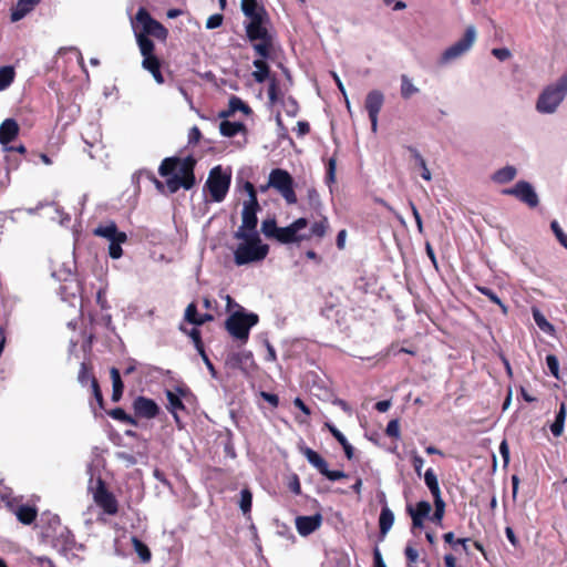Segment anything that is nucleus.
I'll list each match as a JSON object with an SVG mask.
<instances>
[{"mask_svg": "<svg viewBox=\"0 0 567 567\" xmlns=\"http://www.w3.org/2000/svg\"><path fill=\"white\" fill-rule=\"evenodd\" d=\"M257 323L258 316L256 313H247L243 307L238 306V310L227 318L225 327L233 338L245 343L248 340L250 329Z\"/></svg>", "mask_w": 567, "mask_h": 567, "instance_id": "5", "label": "nucleus"}, {"mask_svg": "<svg viewBox=\"0 0 567 567\" xmlns=\"http://www.w3.org/2000/svg\"><path fill=\"white\" fill-rule=\"evenodd\" d=\"M394 523V514L393 512L388 507L384 506L381 509L380 517H379V527L380 533L384 536L388 534V532L391 529Z\"/></svg>", "mask_w": 567, "mask_h": 567, "instance_id": "24", "label": "nucleus"}, {"mask_svg": "<svg viewBox=\"0 0 567 567\" xmlns=\"http://www.w3.org/2000/svg\"><path fill=\"white\" fill-rule=\"evenodd\" d=\"M550 228H551L553 233L555 234L559 244L567 249V235L563 231L558 221L553 220L550 223Z\"/></svg>", "mask_w": 567, "mask_h": 567, "instance_id": "47", "label": "nucleus"}, {"mask_svg": "<svg viewBox=\"0 0 567 567\" xmlns=\"http://www.w3.org/2000/svg\"><path fill=\"white\" fill-rule=\"evenodd\" d=\"M279 227L276 224V220L265 219L261 224V231L268 238H276L278 235Z\"/></svg>", "mask_w": 567, "mask_h": 567, "instance_id": "43", "label": "nucleus"}, {"mask_svg": "<svg viewBox=\"0 0 567 567\" xmlns=\"http://www.w3.org/2000/svg\"><path fill=\"white\" fill-rule=\"evenodd\" d=\"M252 503V494L248 488H244L240 492L239 507L244 515L250 513Z\"/></svg>", "mask_w": 567, "mask_h": 567, "instance_id": "42", "label": "nucleus"}, {"mask_svg": "<svg viewBox=\"0 0 567 567\" xmlns=\"http://www.w3.org/2000/svg\"><path fill=\"white\" fill-rule=\"evenodd\" d=\"M135 37L136 41L141 51V54L143 58L146 56H153L154 55V43L151 39L147 38V35H144V33H137V30H135Z\"/></svg>", "mask_w": 567, "mask_h": 567, "instance_id": "27", "label": "nucleus"}, {"mask_svg": "<svg viewBox=\"0 0 567 567\" xmlns=\"http://www.w3.org/2000/svg\"><path fill=\"white\" fill-rule=\"evenodd\" d=\"M16 515L22 524L29 525L37 518V509L28 505H21L17 508Z\"/></svg>", "mask_w": 567, "mask_h": 567, "instance_id": "30", "label": "nucleus"}, {"mask_svg": "<svg viewBox=\"0 0 567 567\" xmlns=\"http://www.w3.org/2000/svg\"><path fill=\"white\" fill-rule=\"evenodd\" d=\"M40 0H18L14 8L11 10V21L18 22L30 13Z\"/></svg>", "mask_w": 567, "mask_h": 567, "instance_id": "18", "label": "nucleus"}, {"mask_svg": "<svg viewBox=\"0 0 567 567\" xmlns=\"http://www.w3.org/2000/svg\"><path fill=\"white\" fill-rule=\"evenodd\" d=\"M236 111H243L244 113L248 114L250 112V109L241 99L237 96H231L229 100L228 113H235Z\"/></svg>", "mask_w": 567, "mask_h": 567, "instance_id": "44", "label": "nucleus"}, {"mask_svg": "<svg viewBox=\"0 0 567 567\" xmlns=\"http://www.w3.org/2000/svg\"><path fill=\"white\" fill-rule=\"evenodd\" d=\"M502 194L514 196L530 208H534L539 204V198L535 188L526 181H519L513 187L503 189Z\"/></svg>", "mask_w": 567, "mask_h": 567, "instance_id": "10", "label": "nucleus"}, {"mask_svg": "<svg viewBox=\"0 0 567 567\" xmlns=\"http://www.w3.org/2000/svg\"><path fill=\"white\" fill-rule=\"evenodd\" d=\"M532 315H533V319H534L535 323L542 331L549 333V334H551L554 332V330H555L554 326L547 321V319L545 318V316L542 313V311L538 308H533Z\"/></svg>", "mask_w": 567, "mask_h": 567, "instance_id": "34", "label": "nucleus"}, {"mask_svg": "<svg viewBox=\"0 0 567 567\" xmlns=\"http://www.w3.org/2000/svg\"><path fill=\"white\" fill-rule=\"evenodd\" d=\"M385 433L389 436L399 437L400 436V424H399V421L398 420H391L388 423V425H386Z\"/></svg>", "mask_w": 567, "mask_h": 567, "instance_id": "57", "label": "nucleus"}, {"mask_svg": "<svg viewBox=\"0 0 567 567\" xmlns=\"http://www.w3.org/2000/svg\"><path fill=\"white\" fill-rule=\"evenodd\" d=\"M405 557L410 564L415 563L419 557V553L415 548L408 546L404 550Z\"/></svg>", "mask_w": 567, "mask_h": 567, "instance_id": "63", "label": "nucleus"}, {"mask_svg": "<svg viewBox=\"0 0 567 567\" xmlns=\"http://www.w3.org/2000/svg\"><path fill=\"white\" fill-rule=\"evenodd\" d=\"M300 451L307 461L321 474L328 464L326 460L310 447L302 446L300 447Z\"/></svg>", "mask_w": 567, "mask_h": 567, "instance_id": "23", "label": "nucleus"}, {"mask_svg": "<svg viewBox=\"0 0 567 567\" xmlns=\"http://www.w3.org/2000/svg\"><path fill=\"white\" fill-rule=\"evenodd\" d=\"M477 289L482 295L486 296L492 302L498 305L503 309V311L506 312L505 305L492 289L487 287H478Z\"/></svg>", "mask_w": 567, "mask_h": 567, "instance_id": "48", "label": "nucleus"}, {"mask_svg": "<svg viewBox=\"0 0 567 567\" xmlns=\"http://www.w3.org/2000/svg\"><path fill=\"white\" fill-rule=\"evenodd\" d=\"M267 16L249 20L246 24V33L250 41L254 43V50L260 58H268L271 48V37L267 29Z\"/></svg>", "mask_w": 567, "mask_h": 567, "instance_id": "4", "label": "nucleus"}, {"mask_svg": "<svg viewBox=\"0 0 567 567\" xmlns=\"http://www.w3.org/2000/svg\"><path fill=\"white\" fill-rule=\"evenodd\" d=\"M546 364L551 375L556 379H559V362L557 357L554 354H548L546 357Z\"/></svg>", "mask_w": 567, "mask_h": 567, "instance_id": "49", "label": "nucleus"}, {"mask_svg": "<svg viewBox=\"0 0 567 567\" xmlns=\"http://www.w3.org/2000/svg\"><path fill=\"white\" fill-rule=\"evenodd\" d=\"M166 398L168 401L167 409L171 411V413L174 415V419L176 422H178V415L177 411L184 410L185 406L181 400V396L176 394L175 392L167 390L166 391Z\"/></svg>", "mask_w": 567, "mask_h": 567, "instance_id": "28", "label": "nucleus"}, {"mask_svg": "<svg viewBox=\"0 0 567 567\" xmlns=\"http://www.w3.org/2000/svg\"><path fill=\"white\" fill-rule=\"evenodd\" d=\"M241 10L249 20L267 16L264 8L258 6L257 0H241Z\"/></svg>", "mask_w": 567, "mask_h": 567, "instance_id": "22", "label": "nucleus"}, {"mask_svg": "<svg viewBox=\"0 0 567 567\" xmlns=\"http://www.w3.org/2000/svg\"><path fill=\"white\" fill-rule=\"evenodd\" d=\"M134 29L137 30V33L153 35L159 40H165L168 33L163 24L153 19L145 8H140L137 10Z\"/></svg>", "mask_w": 567, "mask_h": 567, "instance_id": "9", "label": "nucleus"}, {"mask_svg": "<svg viewBox=\"0 0 567 567\" xmlns=\"http://www.w3.org/2000/svg\"><path fill=\"white\" fill-rule=\"evenodd\" d=\"M245 128L240 122L221 121L219 124L220 134L227 137H233Z\"/></svg>", "mask_w": 567, "mask_h": 567, "instance_id": "31", "label": "nucleus"}, {"mask_svg": "<svg viewBox=\"0 0 567 567\" xmlns=\"http://www.w3.org/2000/svg\"><path fill=\"white\" fill-rule=\"evenodd\" d=\"M110 374L113 385L112 400L117 402L122 398L124 384L122 382L120 371L116 368H112L110 370Z\"/></svg>", "mask_w": 567, "mask_h": 567, "instance_id": "26", "label": "nucleus"}, {"mask_svg": "<svg viewBox=\"0 0 567 567\" xmlns=\"http://www.w3.org/2000/svg\"><path fill=\"white\" fill-rule=\"evenodd\" d=\"M321 475L326 476L329 481H339L341 478L347 477V474L342 471H330L328 465L321 472Z\"/></svg>", "mask_w": 567, "mask_h": 567, "instance_id": "52", "label": "nucleus"}, {"mask_svg": "<svg viewBox=\"0 0 567 567\" xmlns=\"http://www.w3.org/2000/svg\"><path fill=\"white\" fill-rule=\"evenodd\" d=\"M244 189L246 190V193L248 194V197H249L248 200H246L244 204L258 206V199H257L255 186L250 182H246L244 185Z\"/></svg>", "mask_w": 567, "mask_h": 567, "instance_id": "50", "label": "nucleus"}, {"mask_svg": "<svg viewBox=\"0 0 567 567\" xmlns=\"http://www.w3.org/2000/svg\"><path fill=\"white\" fill-rule=\"evenodd\" d=\"M189 337L194 342L195 348L198 352H203L204 346L200 338V331L197 328H193L189 332Z\"/></svg>", "mask_w": 567, "mask_h": 567, "instance_id": "55", "label": "nucleus"}, {"mask_svg": "<svg viewBox=\"0 0 567 567\" xmlns=\"http://www.w3.org/2000/svg\"><path fill=\"white\" fill-rule=\"evenodd\" d=\"M223 16L221 14H213L210 16L206 21V28L207 29H216L221 25L223 23Z\"/></svg>", "mask_w": 567, "mask_h": 567, "instance_id": "58", "label": "nucleus"}, {"mask_svg": "<svg viewBox=\"0 0 567 567\" xmlns=\"http://www.w3.org/2000/svg\"><path fill=\"white\" fill-rule=\"evenodd\" d=\"M240 240L234 251V261L237 266L258 262L266 258L269 247L261 243L258 233H250L244 237H235Z\"/></svg>", "mask_w": 567, "mask_h": 567, "instance_id": "2", "label": "nucleus"}, {"mask_svg": "<svg viewBox=\"0 0 567 567\" xmlns=\"http://www.w3.org/2000/svg\"><path fill=\"white\" fill-rule=\"evenodd\" d=\"M328 228V220L326 217L312 224L310 231L311 236L323 237Z\"/></svg>", "mask_w": 567, "mask_h": 567, "instance_id": "46", "label": "nucleus"}, {"mask_svg": "<svg viewBox=\"0 0 567 567\" xmlns=\"http://www.w3.org/2000/svg\"><path fill=\"white\" fill-rule=\"evenodd\" d=\"M431 511H432V506L427 501H420L415 507L408 506L409 514H413L421 518L429 517Z\"/></svg>", "mask_w": 567, "mask_h": 567, "instance_id": "37", "label": "nucleus"}, {"mask_svg": "<svg viewBox=\"0 0 567 567\" xmlns=\"http://www.w3.org/2000/svg\"><path fill=\"white\" fill-rule=\"evenodd\" d=\"M135 414L144 419H154L158 414V405L152 399L137 396L133 402Z\"/></svg>", "mask_w": 567, "mask_h": 567, "instance_id": "15", "label": "nucleus"}, {"mask_svg": "<svg viewBox=\"0 0 567 567\" xmlns=\"http://www.w3.org/2000/svg\"><path fill=\"white\" fill-rule=\"evenodd\" d=\"M324 426L341 445H344L347 437L332 423L326 422Z\"/></svg>", "mask_w": 567, "mask_h": 567, "instance_id": "54", "label": "nucleus"}, {"mask_svg": "<svg viewBox=\"0 0 567 567\" xmlns=\"http://www.w3.org/2000/svg\"><path fill=\"white\" fill-rule=\"evenodd\" d=\"M259 209V205H249L244 204L241 212V225L235 231L234 237H244L250 233H258L257 227V210Z\"/></svg>", "mask_w": 567, "mask_h": 567, "instance_id": "12", "label": "nucleus"}, {"mask_svg": "<svg viewBox=\"0 0 567 567\" xmlns=\"http://www.w3.org/2000/svg\"><path fill=\"white\" fill-rule=\"evenodd\" d=\"M16 78L14 68L11 65H4L0 68V92L11 85Z\"/></svg>", "mask_w": 567, "mask_h": 567, "instance_id": "33", "label": "nucleus"}, {"mask_svg": "<svg viewBox=\"0 0 567 567\" xmlns=\"http://www.w3.org/2000/svg\"><path fill=\"white\" fill-rule=\"evenodd\" d=\"M91 388H92V392H93L95 400L97 401V403L100 405H102L103 404V395L100 390L97 380L95 378H91Z\"/></svg>", "mask_w": 567, "mask_h": 567, "instance_id": "60", "label": "nucleus"}, {"mask_svg": "<svg viewBox=\"0 0 567 567\" xmlns=\"http://www.w3.org/2000/svg\"><path fill=\"white\" fill-rule=\"evenodd\" d=\"M408 150L411 153L412 157L417 163L419 167L422 168V174H421L422 178L425 179V181H431V178H432L431 172L427 168L426 162L423 158V156L421 155V153L415 147H413V146H409Z\"/></svg>", "mask_w": 567, "mask_h": 567, "instance_id": "36", "label": "nucleus"}, {"mask_svg": "<svg viewBox=\"0 0 567 567\" xmlns=\"http://www.w3.org/2000/svg\"><path fill=\"white\" fill-rule=\"evenodd\" d=\"M230 173L225 172L221 166H216L209 172L205 187L208 189L212 200L220 203L225 199L230 186Z\"/></svg>", "mask_w": 567, "mask_h": 567, "instance_id": "7", "label": "nucleus"}, {"mask_svg": "<svg viewBox=\"0 0 567 567\" xmlns=\"http://www.w3.org/2000/svg\"><path fill=\"white\" fill-rule=\"evenodd\" d=\"M142 66L153 75L158 84L164 83V78L161 72V62L155 55L143 58Z\"/></svg>", "mask_w": 567, "mask_h": 567, "instance_id": "19", "label": "nucleus"}, {"mask_svg": "<svg viewBox=\"0 0 567 567\" xmlns=\"http://www.w3.org/2000/svg\"><path fill=\"white\" fill-rule=\"evenodd\" d=\"M185 320L189 323L196 324L198 321L197 307L195 303H189L185 310Z\"/></svg>", "mask_w": 567, "mask_h": 567, "instance_id": "51", "label": "nucleus"}, {"mask_svg": "<svg viewBox=\"0 0 567 567\" xmlns=\"http://www.w3.org/2000/svg\"><path fill=\"white\" fill-rule=\"evenodd\" d=\"M435 511L431 516V519L437 524H441L444 513H445V502L442 498V495L433 496Z\"/></svg>", "mask_w": 567, "mask_h": 567, "instance_id": "41", "label": "nucleus"}, {"mask_svg": "<svg viewBox=\"0 0 567 567\" xmlns=\"http://www.w3.org/2000/svg\"><path fill=\"white\" fill-rule=\"evenodd\" d=\"M424 483L430 489L432 496L441 495V489L437 481V476L433 468H427L424 473Z\"/></svg>", "mask_w": 567, "mask_h": 567, "instance_id": "35", "label": "nucleus"}, {"mask_svg": "<svg viewBox=\"0 0 567 567\" xmlns=\"http://www.w3.org/2000/svg\"><path fill=\"white\" fill-rule=\"evenodd\" d=\"M409 205L411 207L412 215L415 219L419 233H423V223H422V218H421V215H420L417 208L415 207L413 202H409Z\"/></svg>", "mask_w": 567, "mask_h": 567, "instance_id": "61", "label": "nucleus"}, {"mask_svg": "<svg viewBox=\"0 0 567 567\" xmlns=\"http://www.w3.org/2000/svg\"><path fill=\"white\" fill-rule=\"evenodd\" d=\"M384 102V95L378 90L368 93L365 99V109L371 121V130L373 133L378 130V116Z\"/></svg>", "mask_w": 567, "mask_h": 567, "instance_id": "13", "label": "nucleus"}, {"mask_svg": "<svg viewBox=\"0 0 567 567\" xmlns=\"http://www.w3.org/2000/svg\"><path fill=\"white\" fill-rule=\"evenodd\" d=\"M132 543H133V547H134L136 554L140 556L141 560L143 563L150 561L152 555H151L148 547L136 537L132 538Z\"/></svg>", "mask_w": 567, "mask_h": 567, "instance_id": "40", "label": "nucleus"}, {"mask_svg": "<svg viewBox=\"0 0 567 567\" xmlns=\"http://www.w3.org/2000/svg\"><path fill=\"white\" fill-rule=\"evenodd\" d=\"M322 523V516L315 514L311 516H299L296 518V528L301 536H308L316 532Z\"/></svg>", "mask_w": 567, "mask_h": 567, "instance_id": "16", "label": "nucleus"}, {"mask_svg": "<svg viewBox=\"0 0 567 567\" xmlns=\"http://www.w3.org/2000/svg\"><path fill=\"white\" fill-rule=\"evenodd\" d=\"M19 125L13 118H6L0 125V144L7 146L19 135Z\"/></svg>", "mask_w": 567, "mask_h": 567, "instance_id": "17", "label": "nucleus"}, {"mask_svg": "<svg viewBox=\"0 0 567 567\" xmlns=\"http://www.w3.org/2000/svg\"><path fill=\"white\" fill-rule=\"evenodd\" d=\"M373 567H386L385 563L383 561L381 551L378 547L373 550Z\"/></svg>", "mask_w": 567, "mask_h": 567, "instance_id": "64", "label": "nucleus"}, {"mask_svg": "<svg viewBox=\"0 0 567 567\" xmlns=\"http://www.w3.org/2000/svg\"><path fill=\"white\" fill-rule=\"evenodd\" d=\"M477 30L474 25L466 27L463 35L453 44L449 45L437 58L436 64L446 68L466 55L475 44Z\"/></svg>", "mask_w": 567, "mask_h": 567, "instance_id": "3", "label": "nucleus"}, {"mask_svg": "<svg viewBox=\"0 0 567 567\" xmlns=\"http://www.w3.org/2000/svg\"><path fill=\"white\" fill-rule=\"evenodd\" d=\"M194 165H195V161L190 157H187L183 161L178 159V166H177L176 173H175L183 181H187L188 178H190L192 187L195 184Z\"/></svg>", "mask_w": 567, "mask_h": 567, "instance_id": "21", "label": "nucleus"}, {"mask_svg": "<svg viewBox=\"0 0 567 567\" xmlns=\"http://www.w3.org/2000/svg\"><path fill=\"white\" fill-rule=\"evenodd\" d=\"M419 89L412 83L408 75L403 74L401 76V95L403 99H410L412 95L416 94Z\"/></svg>", "mask_w": 567, "mask_h": 567, "instance_id": "38", "label": "nucleus"}, {"mask_svg": "<svg viewBox=\"0 0 567 567\" xmlns=\"http://www.w3.org/2000/svg\"><path fill=\"white\" fill-rule=\"evenodd\" d=\"M410 456H411L415 473L419 476H421L424 460L417 454V452L415 450L410 452Z\"/></svg>", "mask_w": 567, "mask_h": 567, "instance_id": "53", "label": "nucleus"}, {"mask_svg": "<svg viewBox=\"0 0 567 567\" xmlns=\"http://www.w3.org/2000/svg\"><path fill=\"white\" fill-rule=\"evenodd\" d=\"M93 235L105 238L110 241L109 255L113 259H118L123 255L122 244L126 243L127 235L124 231H120L114 221H107L99 225L93 229Z\"/></svg>", "mask_w": 567, "mask_h": 567, "instance_id": "6", "label": "nucleus"}, {"mask_svg": "<svg viewBox=\"0 0 567 567\" xmlns=\"http://www.w3.org/2000/svg\"><path fill=\"white\" fill-rule=\"evenodd\" d=\"M443 538H444L445 543H447L450 545H454V544L465 545V543L467 542V538H458L455 540L454 534L452 532L444 534Z\"/></svg>", "mask_w": 567, "mask_h": 567, "instance_id": "62", "label": "nucleus"}, {"mask_svg": "<svg viewBox=\"0 0 567 567\" xmlns=\"http://www.w3.org/2000/svg\"><path fill=\"white\" fill-rule=\"evenodd\" d=\"M268 186L280 193L288 204H295L297 196L293 190V179L290 174L281 168H275L269 174Z\"/></svg>", "mask_w": 567, "mask_h": 567, "instance_id": "8", "label": "nucleus"}, {"mask_svg": "<svg viewBox=\"0 0 567 567\" xmlns=\"http://www.w3.org/2000/svg\"><path fill=\"white\" fill-rule=\"evenodd\" d=\"M517 175V168L513 165H506L492 175V181L496 184L504 185L512 182Z\"/></svg>", "mask_w": 567, "mask_h": 567, "instance_id": "20", "label": "nucleus"}, {"mask_svg": "<svg viewBox=\"0 0 567 567\" xmlns=\"http://www.w3.org/2000/svg\"><path fill=\"white\" fill-rule=\"evenodd\" d=\"M308 225V220L306 218H298L292 224L287 227H279L278 235L276 239L284 244L300 241L305 236L298 235L301 229H305Z\"/></svg>", "mask_w": 567, "mask_h": 567, "instance_id": "14", "label": "nucleus"}, {"mask_svg": "<svg viewBox=\"0 0 567 567\" xmlns=\"http://www.w3.org/2000/svg\"><path fill=\"white\" fill-rule=\"evenodd\" d=\"M178 166V159L177 158H165L159 168H158V172L161 174V176H172L173 174L176 173V168Z\"/></svg>", "mask_w": 567, "mask_h": 567, "instance_id": "39", "label": "nucleus"}, {"mask_svg": "<svg viewBox=\"0 0 567 567\" xmlns=\"http://www.w3.org/2000/svg\"><path fill=\"white\" fill-rule=\"evenodd\" d=\"M91 378H94L93 375H91L89 373V370H87V367L85 363H82L81 364V368H80V371H79V375H78V380L79 382L82 384V385H86L87 382L91 383Z\"/></svg>", "mask_w": 567, "mask_h": 567, "instance_id": "56", "label": "nucleus"}, {"mask_svg": "<svg viewBox=\"0 0 567 567\" xmlns=\"http://www.w3.org/2000/svg\"><path fill=\"white\" fill-rule=\"evenodd\" d=\"M166 186L169 190V193H176L181 187L185 189L192 188V179L188 178L187 181H183L181 177H178L176 174H173L169 176L166 181Z\"/></svg>", "mask_w": 567, "mask_h": 567, "instance_id": "32", "label": "nucleus"}, {"mask_svg": "<svg viewBox=\"0 0 567 567\" xmlns=\"http://www.w3.org/2000/svg\"><path fill=\"white\" fill-rule=\"evenodd\" d=\"M567 96V72L546 85L537 96L535 110L543 115L555 114Z\"/></svg>", "mask_w": 567, "mask_h": 567, "instance_id": "1", "label": "nucleus"}, {"mask_svg": "<svg viewBox=\"0 0 567 567\" xmlns=\"http://www.w3.org/2000/svg\"><path fill=\"white\" fill-rule=\"evenodd\" d=\"M492 54L499 61H505L512 55L511 51L506 48H495L492 50Z\"/></svg>", "mask_w": 567, "mask_h": 567, "instance_id": "59", "label": "nucleus"}, {"mask_svg": "<svg viewBox=\"0 0 567 567\" xmlns=\"http://www.w3.org/2000/svg\"><path fill=\"white\" fill-rule=\"evenodd\" d=\"M255 66V71L252 72V78L257 83H264L269 75V68L267 63L264 61V58L257 59L252 62Z\"/></svg>", "mask_w": 567, "mask_h": 567, "instance_id": "29", "label": "nucleus"}, {"mask_svg": "<svg viewBox=\"0 0 567 567\" xmlns=\"http://www.w3.org/2000/svg\"><path fill=\"white\" fill-rule=\"evenodd\" d=\"M109 414L114 420L135 425V421L133 420V417L121 408L113 409L112 411H110Z\"/></svg>", "mask_w": 567, "mask_h": 567, "instance_id": "45", "label": "nucleus"}, {"mask_svg": "<svg viewBox=\"0 0 567 567\" xmlns=\"http://www.w3.org/2000/svg\"><path fill=\"white\" fill-rule=\"evenodd\" d=\"M566 419V405L561 403L558 412L556 413L555 421L550 425V432L554 436L558 437L563 434Z\"/></svg>", "mask_w": 567, "mask_h": 567, "instance_id": "25", "label": "nucleus"}, {"mask_svg": "<svg viewBox=\"0 0 567 567\" xmlns=\"http://www.w3.org/2000/svg\"><path fill=\"white\" fill-rule=\"evenodd\" d=\"M93 498L96 505L103 508L105 514L115 515L117 513V501L113 494L106 489L104 482L101 478L97 480V486L93 492Z\"/></svg>", "mask_w": 567, "mask_h": 567, "instance_id": "11", "label": "nucleus"}]
</instances>
